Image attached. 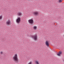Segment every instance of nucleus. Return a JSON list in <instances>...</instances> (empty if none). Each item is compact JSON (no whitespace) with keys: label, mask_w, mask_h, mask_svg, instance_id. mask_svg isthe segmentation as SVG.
<instances>
[{"label":"nucleus","mask_w":64,"mask_h":64,"mask_svg":"<svg viewBox=\"0 0 64 64\" xmlns=\"http://www.w3.org/2000/svg\"><path fill=\"white\" fill-rule=\"evenodd\" d=\"M33 14L36 16H37L39 14V12L38 11H35L34 12Z\"/></svg>","instance_id":"nucleus-5"},{"label":"nucleus","mask_w":64,"mask_h":64,"mask_svg":"<svg viewBox=\"0 0 64 64\" xmlns=\"http://www.w3.org/2000/svg\"><path fill=\"white\" fill-rule=\"evenodd\" d=\"M33 28L34 30H36L37 29V26H34L33 27Z\"/></svg>","instance_id":"nucleus-9"},{"label":"nucleus","mask_w":64,"mask_h":64,"mask_svg":"<svg viewBox=\"0 0 64 64\" xmlns=\"http://www.w3.org/2000/svg\"><path fill=\"white\" fill-rule=\"evenodd\" d=\"M12 59L14 61L17 63L18 62V58L17 54H15L14 56L13 57Z\"/></svg>","instance_id":"nucleus-1"},{"label":"nucleus","mask_w":64,"mask_h":64,"mask_svg":"<svg viewBox=\"0 0 64 64\" xmlns=\"http://www.w3.org/2000/svg\"><path fill=\"white\" fill-rule=\"evenodd\" d=\"M32 37L33 38L34 40H36L37 39V34H35L32 36Z\"/></svg>","instance_id":"nucleus-2"},{"label":"nucleus","mask_w":64,"mask_h":64,"mask_svg":"<svg viewBox=\"0 0 64 64\" xmlns=\"http://www.w3.org/2000/svg\"><path fill=\"white\" fill-rule=\"evenodd\" d=\"M45 44L46 46L48 47L49 45V41L48 40H46L45 42Z\"/></svg>","instance_id":"nucleus-7"},{"label":"nucleus","mask_w":64,"mask_h":64,"mask_svg":"<svg viewBox=\"0 0 64 64\" xmlns=\"http://www.w3.org/2000/svg\"><path fill=\"white\" fill-rule=\"evenodd\" d=\"M62 1H63V0H58V1L59 3H61V2H62Z\"/></svg>","instance_id":"nucleus-12"},{"label":"nucleus","mask_w":64,"mask_h":64,"mask_svg":"<svg viewBox=\"0 0 64 64\" xmlns=\"http://www.w3.org/2000/svg\"><path fill=\"white\" fill-rule=\"evenodd\" d=\"M21 21V18L20 17H18L17 18L16 21L18 23H20Z\"/></svg>","instance_id":"nucleus-4"},{"label":"nucleus","mask_w":64,"mask_h":64,"mask_svg":"<svg viewBox=\"0 0 64 64\" xmlns=\"http://www.w3.org/2000/svg\"><path fill=\"white\" fill-rule=\"evenodd\" d=\"M17 14L18 16H21L22 15V13L21 12H19Z\"/></svg>","instance_id":"nucleus-10"},{"label":"nucleus","mask_w":64,"mask_h":64,"mask_svg":"<svg viewBox=\"0 0 64 64\" xmlns=\"http://www.w3.org/2000/svg\"><path fill=\"white\" fill-rule=\"evenodd\" d=\"M0 54H3V52H0Z\"/></svg>","instance_id":"nucleus-15"},{"label":"nucleus","mask_w":64,"mask_h":64,"mask_svg":"<svg viewBox=\"0 0 64 64\" xmlns=\"http://www.w3.org/2000/svg\"><path fill=\"white\" fill-rule=\"evenodd\" d=\"M2 16H0V19H2Z\"/></svg>","instance_id":"nucleus-14"},{"label":"nucleus","mask_w":64,"mask_h":64,"mask_svg":"<svg viewBox=\"0 0 64 64\" xmlns=\"http://www.w3.org/2000/svg\"><path fill=\"white\" fill-rule=\"evenodd\" d=\"M28 64H32V61H30L29 62Z\"/></svg>","instance_id":"nucleus-13"},{"label":"nucleus","mask_w":64,"mask_h":64,"mask_svg":"<svg viewBox=\"0 0 64 64\" xmlns=\"http://www.w3.org/2000/svg\"><path fill=\"white\" fill-rule=\"evenodd\" d=\"M35 63L36 64H39V62L38 60H36L35 62Z\"/></svg>","instance_id":"nucleus-11"},{"label":"nucleus","mask_w":64,"mask_h":64,"mask_svg":"<svg viewBox=\"0 0 64 64\" xmlns=\"http://www.w3.org/2000/svg\"><path fill=\"white\" fill-rule=\"evenodd\" d=\"M62 53V51L59 52L58 54H57V55L58 56H61V54Z\"/></svg>","instance_id":"nucleus-8"},{"label":"nucleus","mask_w":64,"mask_h":64,"mask_svg":"<svg viewBox=\"0 0 64 64\" xmlns=\"http://www.w3.org/2000/svg\"><path fill=\"white\" fill-rule=\"evenodd\" d=\"M7 25H11V21L10 20H8L6 23Z\"/></svg>","instance_id":"nucleus-6"},{"label":"nucleus","mask_w":64,"mask_h":64,"mask_svg":"<svg viewBox=\"0 0 64 64\" xmlns=\"http://www.w3.org/2000/svg\"><path fill=\"white\" fill-rule=\"evenodd\" d=\"M28 22L30 24H33V22H34V20H33V19H31L29 20H28Z\"/></svg>","instance_id":"nucleus-3"},{"label":"nucleus","mask_w":64,"mask_h":64,"mask_svg":"<svg viewBox=\"0 0 64 64\" xmlns=\"http://www.w3.org/2000/svg\"><path fill=\"white\" fill-rule=\"evenodd\" d=\"M63 36H64V35Z\"/></svg>","instance_id":"nucleus-16"}]
</instances>
